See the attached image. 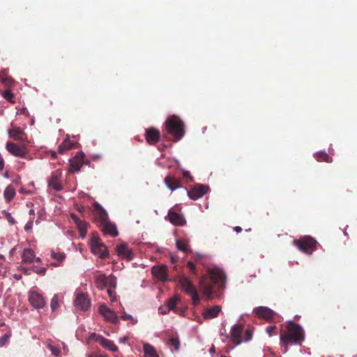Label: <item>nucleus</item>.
Returning a JSON list of instances; mask_svg holds the SVG:
<instances>
[{
	"label": "nucleus",
	"mask_w": 357,
	"mask_h": 357,
	"mask_svg": "<svg viewBox=\"0 0 357 357\" xmlns=\"http://www.w3.org/2000/svg\"><path fill=\"white\" fill-rule=\"evenodd\" d=\"M186 267L188 269V274L191 278H196L198 275V268L196 264L192 261H188L186 263Z\"/></svg>",
	"instance_id": "nucleus-31"
},
{
	"label": "nucleus",
	"mask_w": 357,
	"mask_h": 357,
	"mask_svg": "<svg viewBox=\"0 0 357 357\" xmlns=\"http://www.w3.org/2000/svg\"><path fill=\"white\" fill-rule=\"evenodd\" d=\"M209 190V187L203 184H196L190 190H188V197L193 200H197L203 197Z\"/></svg>",
	"instance_id": "nucleus-8"
},
{
	"label": "nucleus",
	"mask_w": 357,
	"mask_h": 357,
	"mask_svg": "<svg viewBox=\"0 0 357 357\" xmlns=\"http://www.w3.org/2000/svg\"><path fill=\"white\" fill-rule=\"evenodd\" d=\"M4 160L1 155V154L0 153V172L2 171L4 168Z\"/></svg>",
	"instance_id": "nucleus-50"
},
{
	"label": "nucleus",
	"mask_w": 357,
	"mask_h": 357,
	"mask_svg": "<svg viewBox=\"0 0 357 357\" xmlns=\"http://www.w3.org/2000/svg\"><path fill=\"white\" fill-rule=\"evenodd\" d=\"M98 227L105 234L112 236H116L119 234L116 225L111 222L109 219L103 223L98 224Z\"/></svg>",
	"instance_id": "nucleus-16"
},
{
	"label": "nucleus",
	"mask_w": 357,
	"mask_h": 357,
	"mask_svg": "<svg viewBox=\"0 0 357 357\" xmlns=\"http://www.w3.org/2000/svg\"><path fill=\"white\" fill-rule=\"evenodd\" d=\"M253 312L259 317L268 321H271L275 314V312L268 307L260 306L255 307Z\"/></svg>",
	"instance_id": "nucleus-12"
},
{
	"label": "nucleus",
	"mask_w": 357,
	"mask_h": 357,
	"mask_svg": "<svg viewBox=\"0 0 357 357\" xmlns=\"http://www.w3.org/2000/svg\"><path fill=\"white\" fill-rule=\"evenodd\" d=\"M121 319L123 320H130L132 321V324H135L137 323V320H135L130 314H123L121 316Z\"/></svg>",
	"instance_id": "nucleus-44"
},
{
	"label": "nucleus",
	"mask_w": 357,
	"mask_h": 357,
	"mask_svg": "<svg viewBox=\"0 0 357 357\" xmlns=\"http://www.w3.org/2000/svg\"><path fill=\"white\" fill-rule=\"evenodd\" d=\"M160 132L155 128H150L146 130L145 139L149 144H155L160 139Z\"/></svg>",
	"instance_id": "nucleus-18"
},
{
	"label": "nucleus",
	"mask_w": 357,
	"mask_h": 357,
	"mask_svg": "<svg viewBox=\"0 0 357 357\" xmlns=\"http://www.w3.org/2000/svg\"><path fill=\"white\" fill-rule=\"evenodd\" d=\"M178 282L181 286L182 289L188 295H190L197 291L190 278L185 275H181L178 278Z\"/></svg>",
	"instance_id": "nucleus-15"
},
{
	"label": "nucleus",
	"mask_w": 357,
	"mask_h": 357,
	"mask_svg": "<svg viewBox=\"0 0 357 357\" xmlns=\"http://www.w3.org/2000/svg\"><path fill=\"white\" fill-rule=\"evenodd\" d=\"M36 257L33 250L31 248H26L24 250L22 258L24 263H32Z\"/></svg>",
	"instance_id": "nucleus-26"
},
{
	"label": "nucleus",
	"mask_w": 357,
	"mask_h": 357,
	"mask_svg": "<svg viewBox=\"0 0 357 357\" xmlns=\"http://www.w3.org/2000/svg\"><path fill=\"white\" fill-rule=\"evenodd\" d=\"M143 350L146 357H159L155 349L148 343L144 344Z\"/></svg>",
	"instance_id": "nucleus-28"
},
{
	"label": "nucleus",
	"mask_w": 357,
	"mask_h": 357,
	"mask_svg": "<svg viewBox=\"0 0 357 357\" xmlns=\"http://www.w3.org/2000/svg\"><path fill=\"white\" fill-rule=\"evenodd\" d=\"M243 326L241 324L234 325L231 330V341L235 344H240L242 342L241 335Z\"/></svg>",
	"instance_id": "nucleus-22"
},
{
	"label": "nucleus",
	"mask_w": 357,
	"mask_h": 357,
	"mask_svg": "<svg viewBox=\"0 0 357 357\" xmlns=\"http://www.w3.org/2000/svg\"><path fill=\"white\" fill-rule=\"evenodd\" d=\"M107 277L105 275H99L96 277L95 284L97 288L103 289L107 287Z\"/></svg>",
	"instance_id": "nucleus-29"
},
{
	"label": "nucleus",
	"mask_w": 357,
	"mask_h": 357,
	"mask_svg": "<svg viewBox=\"0 0 357 357\" xmlns=\"http://www.w3.org/2000/svg\"><path fill=\"white\" fill-rule=\"evenodd\" d=\"M0 259H4V257L3 255H0Z\"/></svg>",
	"instance_id": "nucleus-64"
},
{
	"label": "nucleus",
	"mask_w": 357,
	"mask_h": 357,
	"mask_svg": "<svg viewBox=\"0 0 357 357\" xmlns=\"http://www.w3.org/2000/svg\"><path fill=\"white\" fill-rule=\"evenodd\" d=\"M100 335H96V333H92L91 335H90V339L91 340H96V337L98 336H99Z\"/></svg>",
	"instance_id": "nucleus-55"
},
{
	"label": "nucleus",
	"mask_w": 357,
	"mask_h": 357,
	"mask_svg": "<svg viewBox=\"0 0 357 357\" xmlns=\"http://www.w3.org/2000/svg\"><path fill=\"white\" fill-rule=\"evenodd\" d=\"M36 262H38V263H40V262H41V259H40V258L37 257V258L36 259Z\"/></svg>",
	"instance_id": "nucleus-58"
},
{
	"label": "nucleus",
	"mask_w": 357,
	"mask_h": 357,
	"mask_svg": "<svg viewBox=\"0 0 357 357\" xmlns=\"http://www.w3.org/2000/svg\"><path fill=\"white\" fill-rule=\"evenodd\" d=\"M93 220L97 223V225L103 223L109 219L107 213L100 204L95 202L93 204Z\"/></svg>",
	"instance_id": "nucleus-7"
},
{
	"label": "nucleus",
	"mask_w": 357,
	"mask_h": 357,
	"mask_svg": "<svg viewBox=\"0 0 357 357\" xmlns=\"http://www.w3.org/2000/svg\"><path fill=\"white\" fill-rule=\"evenodd\" d=\"M76 225L79 231L81 236L84 237L87 232V228L89 226L88 223L84 220H81L79 222H77Z\"/></svg>",
	"instance_id": "nucleus-35"
},
{
	"label": "nucleus",
	"mask_w": 357,
	"mask_h": 357,
	"mask_svg": "<svg viewBox=\"0 0 357 357\" xmlns=\"http://www.w3.org/2000/svg\"><path fill=\"white\" fill-rule=\"evenodd\" d=\"M151 273L160 281L166 282L168 280V268L166 265L162 264L153 266Z\"/></svg>",
	"instance_id": "nucleus-10"
},
{
	"label": "nucleus",
	"mask_w": 357,
	"mask_h": 357,
	"mask_svg": "<svg viewBox=\"0 0 357 357\" xmlns=\"http://www.w3.org/2000/svg\"><path fill=\"white\" fill-rule=\"evenodd\" d=\"M287 328V332L280 333V341L285 347L284 352H287L289 343L301 344L305 340L304 331L300 325L289 321Z\"/></svg>",
	"instance_id": "nucleus-2"
},
{
	"label": "nucleus",
	"mask_w": 357,
	"mask_h": 357,
	"mask_svg": "<svg viewBox=\"0 0 357 357\" xmlns=\"http://www.w3.org/2000/svg\"><path fill=\"white\" fill-rule=\"evenodd\" d=\"M65 254L63 252H56L54 251H51V257L56 259L58 262L52 263V264L54 266H59L60 265L59 262L62 261L65 259Z\"/></svg>",
	"instance_id": "nucleus-33"
},
{
	"label": "nucleus",
	"mask_w": 357,
	"mask_h": 357,
	"mask_svg": "<svg viewBox=\"0 0 357 357\" xmlns=\"http://www.w3.org/2000/svg\"><path fill=\"white\" fill-rule=\"evenodd\" d=\"M74 147V143L69 138L65 139L58 147L59 153L63 154L66 151L71 149Z\"/></svg>",
	"instance_id": "nucleus-27"
},
{
	"label": "nucleus",
	"mask_w": 357,
	"mask_h": 357,
	"mask_svg": "<svg viewBox=\"0 0 357 357\" xmlns=\"http://www.w3.org/2000/svg\"><path fill=\"white\" fill-rule=\"evenodd\" d=\"M89 357H108V356H107L106 355L100 354V355H95V356H89Z\"/></svg>",
	"instance_id": "nucleus-56"
},
{
	"label": "nucleus",
	"mask_w": 357,
	"mask_h": 357,
	"mask_svg": "<svg viewBox=\"0 0 357 357\" xmlns=\"http://www.w3.org/2000/svg\"><path fill=\"white\" fill-rule=\"evenodd\" d=\"M128 340V337L127 336H125L123 337L120 338L119 342L121 343H126Z\"/></svg>",
	"instance_id": "nucleus-52"
},
{
	"label": "nucleus",
	"mask_w": 357,
	"mask_h": 357,
	"mask_svg": "<svg viewBox=\"0 0 357 357\" xmlns=\"http://www.w3.org/2000/svg\"><path fill=\"white\" fill-rule=\"evenodd\" d=\"M202 256L200 255H197L194 257V260H195V264H201V260H202Z\"/></svg>",
	"instance_id": "nucleus-49"
},
{
	"label": "nucleus",
	"mask_w": 357,
	"mask_h": 357,
	"mask_svg": "<svg viewBox=\"0 0 357 357\" xmlns=\"http://www.w3.org/2000/svg\"><path fill=\"white\" fill-rule=\"evenodd\" d=\"M9 221L13 222V218H10L9 219Z\"/></svg>",
	"instance_id": "nucleus-63"
},
{
	"label": "nucleus",
	"mask_w": 357,
	"mask_h": 357,
	"mask_svg": "<svg viewBox=\"0 0 357 357\" xmlns=\"http://www.w3.org/2000/svg\"><path fill=\"white\" fill-rule=\"evenodd\" d=\"M3 196L6 202H10L15 196V188L11 185L7 186L3 192Z\"/></svg>",
	"instance_id": "nucleus-30"
},
{
	"label": "nucleus",
	"mask_w": 357,
	"mask_h": 357,
	"mask_svg": "<svg viewBox=\"0 0 357 357\" xmlns=\"http://www.w3.org/2000/svg\"><path fill=\"white\" fill-rule=\"evenodd\" d=\"M49 349L52 351V354L55 356H58L60 354V349L56 347H54L53 345H49Z\"/></svg>",
	"instance_id": "nucleus-47"
},
{
	"label": "nucleus",
	"mask_w": 357,
	"mask_h": 357,
	"mask_svg": "<svg viewBox=\"0 0 357 357\" xmlns=\"http://www.w3.org/2000/svg\"><path fill=\"white\" fill-rule=\"evenodd\" d=\"M190 176V173L188 172H183V176L185 177V178H188Z\"/></svg>",
	"instance_id": "nucleus-57"
},
{
	"label": "nucleus",
	"mask_w": 357,
	"mask_h": 357,
	"mask_svg": "<svg viewBox=\"0 0 357 357\" xmlns=\"http://www.w3.org/2000/svg\"><path fill=\"white\" fill-rule=\"evenodd\" d=\"M31 305L36 309H41L45 306V301L43 296L36 291H31L29 296Z\"/></svg>",
	"instance_id": "nucleus-9"
},
{
	"label": "nucleus",
	"mask_w": 357,
	"mask_h": 357,
	"mask_svg": "<svg viewBox=\"0 0 357 357\" xmlns=\"http://www.w3.org/2000/svg\"><path fill=\"white\" fill-rule=\"evenodd\" d=\"M15 278L16 279H19V278H20V276H18V275H15Z\"/></svg>",
	"instance_id": "nucleus-62"
},
{
	"label": "nucleus",
	"mask_w": 357,
	"mask_h": 357,
	"mask_svg": "<svg viewBox=\"0 0 357 357\" xmlns=\"http://www.w3.org/2000/svg\"><path fill=\"white\" fill-rule=\"evenodd\" d=\"M165 130L173 137L175 142L180 140L185 135V125L183 121L176 115L169 116L165 122Z\"/></svg>",
	"instance_id": "nucleus-3"
},
{
	"label": "nucleus",
	"mask_w": 357,
	"mask_h": 357,
	"mask_svg": "<svg viewBox=\"0 0 357 357\" xmlns=\"http://www.w3.org/2000/svg\"><path fill=\"white\" fill-rule=\"evenodd\" d=\"M220 312L221 307L220 305L206 307L203 312V317L205 319H214L218 317Z\"/></svg>",
	"instance_id": "nucleus-24"
},
{
	"label": "nucleus",
	"mask_w": 357,
	"mask_h": 357,
	"mask_svg": "<svg viewBox=\"0 0 357 357\" xmlns=\"http://www.w3.org/2000/svg\"><path fill=\"white\" fill-rule=\"evenodd\" d=\"M99 312L107 321H109L112 324H117L119 322V317L116 312L110 308H108L105 305H101L99 307Z\"/></svg>",
	"instance_id": "nucleus-13"
},
{
	"label": "nucleus",
	"mask_w": 357,
	"mask_h": 357,
	"mask_svg": "<svg viewBox=\"0 0 357 357\" xmlns=\"http://www.w3.org/2000/svg\"><path fill=\"white\" fill-rule=\"evenodd\" d=\"M116 287V278L112 276V275L107 277V288L112 289H115Z\"/></svg>",
	"instance_id": "nucleus-38"
},
{
	"label": "nucleus",
	"mask_w": 357,
	"mask_h": 357,
	"mask_svg": "<svg viewBox=\"0 0 357 357\" xmlns=\"http://www.w3.org/2000/svg\"><path fill=\"white\" fill-rule=\"evenodd\" d=\"M176 247L177 248L183 251V252H191L190 248H189L187 243H185L184 241L182 240H177L176 241Z\"/></svg>",
	"instance_id": "nucleus-36"
},
{
	"label": "nucleus",
	"mask_w": 357,
	"mask_h": 357,
	"mask_svg": "<svg viewBox=\"0 0 357 357\" xmlns=\"http://www.w3.org/2000/svg\"><path fill=\"white\" fill-rule=\"evenodd\" d=\"M315 158L319 162H331L333 161L332 158L328 155L326 152L320 151L317 152L314 155Z\"/></svg>",
	"instance_id": "nucleus-32"
},
{
	"label": "nucleus",
	"mask_w": 357,
	"mask_h": 357,
	"mask_svg": "<svg viewBox=\"0 0 357 357\" xmlns=\"http://www.w3.org/2000/svg\"><path fill=\"white\" fill-rule=\"evenodd\" d=\"M107 292L112 302H114L116 301V292L114 289H112V288L107 289Z\"/></svg>",
	"instance_id": "nucleus-43"
},
{
	"label": "nucleus",
	"mask_w": 357,
	"mask_h": 357,
	"mask_svg": "<svg viewBox=\"0 0 357 357\" xmlns=\"http://www.w3.org/2000/svg\"><path fill=\"white\" fill-rule=\"evenodd\" d=\"M84 153L82 152L77 153L73 158L70 160V171L78 172L80 170L84 164Z\"/></svg>",
	"instance_id": "nucleus-20"
},
{
	"label": "nucleus",
	"mask_w": 357,
	"mask_h": 357,
	"mask_svg": "<svg viewBox=\"0 0 357 357\" xmlns=\"http://www.w3.org/2000/svg\"><path fill=\"white\" fill-rule=\"evenodd\" d=\"M62 172L57 169L52 173L51 177L48 181V185L56 191H59L63 188L61 182Z\"/></svg>",
	"instance_id": "nucleus-11"
},
{
	"label": "nucleus",
	"mask_w": 357,
	"mask_h": 357,
	"mask_svg": "<svg viewBox=\"0 0 357 357\" xmlns=\"http://www.w3.org/2000/svg\"><path fill=\"white\" fill-rule=\"evenodd\" d=\"M11 337V331H8L6 334L0 337V347L6 345Z\"/></svg>",
	"instance_id": "nucleus-39"
},
{
	"label": "nucleus",
	"mask_w": 357,
	"mask_h": 357,
	"mask_svg": "<svg viewBox=\"0 0 357 357\" xmlns=\"http://www.w3.org/2000/svg\"><path fill=\"white\" fill-rule=\"evenodd\" d=\"M180 301V297L178 296H176L169 300L167 302V307L168 312L170 310H173L176 312V304Z\"/></svg>",
	"instance_id": "nucleus-34"
},
{
	"label": "nucleus",
	"mask_w": 357,
	"mask_h": 357,
	"mask_svg": "<svg viewBox=\"0 0 357 357\" xmlns=\"http://www.w3.org/2000/svg\"><path fill=\"white\" fill-rule=\"evenodd\" d=\"M117 255L123 259L131 260L133 258V253L126 243L117 245L116 247Z\"/></svg>",
	"instance_id": "nucleus-19"
},
{
	"label": "nucleus",
	"mask_w": 357,
	"mask_h": 357,
	"mask_svg": "<svg viewBox=\"0 0 357 357\" xmlns=\"http://www.w3.org/2000/svg\"><path fill=\"white\" fill-rule=\"evenodd\" d=\"M277 327L276 326H271L266 328V332L268 333L270 336L276 334Z\"/></svg>",
	"instance_id": "nucleus-45"
},
{
	"label": "nucleus",
	"mask_w": 357,
	"mask_h": 357,
	"mask_svg": "<svg viewBox=\"0 0 357 357\" xmlns=\"http://www.w3.org/2000/svg\"><path fill=\"white\" fill-rule=\"evenodd\" d=\"M70 218L76 225L81 220V219H79L75 213H71Z\"/></svg>",
	"instance_id": "nucleus-48"
},
{
	"label": "nucleus",
	"mask_w": 357,
	"mask_h": 357,
	"mask_svg": "<svg viewBox=\"0 0 357 357\" xmlns=\"http://www.w3.org/2000/svg\"><path fill=\"white\" fill-rule=\"evenodd\" d=\"M178 258L176 256H174L172 255H170V261L172 264H175L178 261Z\"/></svg>",
	"instance_id": "nucleus-51"
},
{
	"label": "nucleus",
	"mask_w": 357,
	"mask_h": 357,
	"mask_svg": "<svg viewBox=\"0 0 357 357\" xmlns=\"http://www.w3.org/2000/svg\"><path fill=\"white\" fill-rule=\"evenodd\" d=\"M247 336H248V337H247L246 340H249L250 339V334L248 332H247Z\"/></svg>",
	"instance_id": "nucleus-59"
},
{
	"label": "nucleus",
	"mask_w": 357,
	"mask_h": 357,
	"mask_svg": "<svg viewBox=\"0 0 357 357\" xmlns=\"http://www.w3.org/2000/svg\"><path fill=\"white\" fill-rule=\"evenodd\" d=\"M167 344L169 346L174 347L176 351H178L180 349V340L178 336L172 337L169 339Z\"/></svg>",
	"instance_id": "nucleus-37"
},
{
	"label": "nucleus",
	"mask_w": 357,
	"mask_h": 357,
	"mask_svg": "<svg viewBox=\"0 0 357 357\" xmlns=\"http://www.w3.org/2000/svg\"><path fill=\"white\" fill-rule=\"evenodd\" d=\"M165 183L166 186L172 191L181 186L180 180L171 175H168L165 178Z\"/></svg>",
	"instance_id": "nucleus-25"
},
{
	"label": "nucleus",
	"mask_w": 357,
	"mask_h": 357,
	"mask_svg": "<svg viewBox=\"0 0 357 357\" xmlns=\"http://www.w3.org/2000/svg\"><path fill=\"white\" fill-rule=\"evenodd\" d=\"M33 271L36 273L37 274L44 275L46 273V268L44 267L36 268L35 266L33 267Z\"/></svg>",
	"instance_id": "nucleus-46"
},
{
	"label": "nucleus",
	"mask_w": 357,
	"mask_h": 357,
	"mask_svg": "<svg viewBox=\"0 0 357 357\" xmlns=\"http://www.w3.org/2000/svg\"><path fill=\"white\" fill-rule=\"evenodd\" d=\"M74 303L76 307L82 311H86L90 308V301L87 296L83 293L77 294Z\"/></svg>",
	"instance_id": "nucleus-14"
},
{
	"label": "nucleus",
	"mask_w": 357,
	"mask_h": 357,
	"mask_svg": "<svg viewBox=\"0 0 357 357\" xmlns=\"http://www.w3.org/2000/svg\"><path fill=\"white\" fill-rule=\"evenodd\" d=\"M15 278L16 279H19V278H20V276H18V275H15Z\"/></svg>",
	"instance_id": "nucleus-61"
},
{
	"label": "nucleus",
	"mask_w": 357,
	"mask_h": 357,
	"mask_svg": "<svg viewBox=\"0 0 357 357\" xmlns=\"http://www.w3.org/2000/svg\"><path fill=\"white\" fill-rule=\"evenodd\" d=\"M90 245L91 250L94 255H98L102 259L109 257V254L107 246L98 236H92Z\"/></svg>",
	"instance_id": "nucleus-5"
},
{
	"label": "nucleus",
	"mask_w": 357,
	"mask_h": 357,
	"mask_svg": "<svg viewBox=\"0 0 357 357\" xmlns=\"http://www.w3.org/2000/svg\"><path fill=\"white\" fill-rule=\"evenodd\" d=\"M52 158H55L56 157V153H53V154L52 155Z\"/></svg>",
	"instance_id": "nucleus-60"
},
{
	"label": "nucleus",
	"mask_w": 357,
	"mask_h": 357,
	"mask_svg": "<svg viewBox=\"0 0 357 357\" xmlns=\"http://www.w3.org/2000/svg\"><path fill=\"white\" fill-rule=\"evenodd\" d=\"M31 227H32V222H28V223L25 225V227H24V229H25V230H29V229H30L31 228Z\"/></svg>",
	"instance_id": "nucleus-53"
},
{
	"label": "nucleus",
	"mask_w": 357,
	"mask_h": 357,
	"mask_svg": "<svg viewBox=\"0 0 357 357\" xmlns=\"http://www.w3.org/2000/svg\"><path fill=\"white\" fill-rule=\"evenodd\" d=\"M167 217L169 222L174 225L183 226L186 223V221L183 215L172 210L169 211Z\"/></svg>",
	"instance_id": "nucleus-21"
},
{
	"label": "nucleus",
	"mask_w": 357,
	"mask_h": 357,
	"mask_svg": "<svg viewBox=\"0 0 357 357\" xmlns=\"http://www.w3.org/2000/svg\"><path fill=\"white\" fill-rule=\"evenodd\" d=\"M189 296H191L192 302L194 305H197L199 303L200 299L197 291L192 293Z\"/></svg>",
	"instance_id": "nucleus-42"
},
{
	"label": "nucleus",
	"mask_w": 357,
	"mask_h": 357,
	"mask_svg": "<svg viewBox=\"0 0 357 357\" xmlns=\"http://www.w3.org/2000/svg\"><path fill=\"white\" fill-rule=\"evenodd\" d=\"M3 97L10 102L14 103V95L10 90H6L2 93Z\"/></svg>",
	"instance_id": "nucleus-40"
},
{
	"label": "nucleus",
	"mask_w": 357,
	"mask_h": 357,
	"mask_svg": "<svg viewBox=\"0 0 357 357\" xmlns=\"http://www.w3.org/2000/svg\"><path fill=\"white\" fill-rule=\"evenodd\" d=\"M293 243L301 251L307 254H311L316 248L317 242L310 236H305L298 240H294Z\"/></svg>",
	"instance_id": "nucleus-6"
},
{
	"label": "nucleus",
	"mask_w": 357,
	"mask_h": 357,
	"mask_svg": "<svg viewBox=\"0 0 357 357\" xmlns=\"http://www.w3.org/2000/svg\"><path fill=\"white\" fill-rule=\"evenodd\" d=\"M6 149L11 155L15 157L26 158L29 160H32V157L29 155V149L25 143L20 145L12 142H7Z\"/></svg>",
	"instance_id": "nucleus-4"
},
{
	"label": "nucleus",
	"mask_w": 357,
	"mask_h": 357,
	"mask_svg": "<svg viewBox=\"0 0 357 357\" xmlns=\"http://www.w3.org/2000/svg\"><path fill=\"white\" fill-rule=\"evenodd\" d=\"M226 275L218 268H208L207 274L202 275L199 282V289L211 300L213 294L219 295L225 287Z\"/></svg>",
	"instance_id": "nucleus-1"
},
{
	"label": "nucleus",
	"mask_w": 357,
	"mask_h": 357,
	"mask_svg": "<svg viewBox=\"0 0 357 357\" xmlns=\"http://www.w3.org/2000/svg\"><path fill=\"white\" fill-rule=\"evenodd\" d=\"M96 342H98L102 347L111 351L116 352L118 351V347L113 341L106 339L102 335L96 337Z\"/></svg>",
	"instance_id": "nucleus-23"
},
{
	"label": "nucleus",
	"mask_w": 357,
	"mask_h": 357,
	"mask_svg": "<svg viewBox=\"0 0 357 357\" xmlns=\"http://www.w3.org/2000/svg\"><path fill=\"white\" fill-rule=\"evenodd\" d=\"M59 307V298L56 295H54L51 300L50 307L52 312H54Z\"/></svg>",
	"instance_id": "nucleus-41"
},
{
	"label": "nucleus",
	"mask_w": 357,
	"mask_h": 357,
	"mask_svg": "<svg viewBox=\"0 0 357 357\" xmlns=\"http://www.w3.org/2000/svg\"><path fill=\"white\" fill-rule=\"evenodd\" d=\"M9 137L15 141H19L22 143H29L27 135L20 128L15 127L8 130Z\"/></svg>",
	"instance_id": "nucleus-17"
},
{
	"label": "nucleus",
	"mask_w": 357,
	"mask_h": 357,
	"mask_svg": "<svg viewBox=\"0 0 357 357\" xmlns=\"http://www.w3.org/2000/svg\"><path fill=\"white\" fill-rule=\"evenodd\" d=\"M234 230L236 231L237 233H239L242 231V228L239 226H236L234 228Z\"/></svg>",
	"instance_id": "nucleus-54"
}]
</instances>
